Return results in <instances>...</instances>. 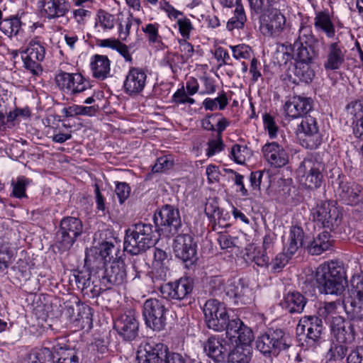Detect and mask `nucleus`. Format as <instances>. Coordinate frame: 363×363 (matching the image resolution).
I'll return each instance as SVG.
<instances>
[{"mask_svg": "<svg viewBox=\"0 0 363 363\" xmlns=\"http://www.w3.org/2000/svg\"><path fill=\"white\" fill-rule=\"evenodd\" d=\"M324 46V38L315 36L310 26L300 27L298 37L293 44L296 63L289 68L288 73L294 84H308L312 82L315 72L310 64L313 58L318 57L320 49Z\"/></svg>", "mask_w": 363, "mask_h": 363, "instance_id": "obj_1", "label": "nucleus"}, {"mask_svg": "<svg viewBox=\"0 0 363 363\" xmlns=\"http://www.w3.org/2000/svg\"><path fill=\"white\" fill-rule=\"evenodd\" d=\"M312 109V101L309 98L294 96L284 105L286 115L292 118L302 117L297 128L299 144L306 149H317L323 141V135L319 130L317 121L311 116H306Z\"/></svg>", "mask_w": 363, "mask_h": 363, "instance_id": "obj_2", "label": "nucleus"}, {"mask_svg": "<svg viewBox=\"0 0 363 363\" xmlns=\"http://www.w3.org/2000/svg\"><path fill=\"white\" fill-rule=\"evenodd\" d=\"M315 283L321 294L341 296L345 291L347 278L343 267L335 262L320 264L315 273Z\"/></svg>", "mask_w": 363, "mask_h": 363, "instance_id": "obj_3", "label": "nucleus"}, {"mask_svg": "<svg viewBox=\"0 0 363 363\" xmlns=\"http://www.w3.org/2000/svg\"><path fill=\"white\" fill-rule=\"evenodd\" d=\"M156 228L150 223L140 222L132 225L125 231L124 250L132 255L145 252L155 244L158 238Z\"/></svg>", "mask_w": 363, "mask_h": 363, "instance_id": "obj_4", "label": "nucleus"}, {"mask_svg": "<svg viewBox=\"0 0 363 363\" xmlns=\"http://www.w3.org/2000/svg\"><path fill=\"white\" fill-rule=\"evenodd\" d=\"M255 345L257 350L264 356H277L291 346V339L282 329L269 328L257 337Z\"/></svg>", "mask_w": 363, "mask_h": 363, "instance_id": "obj_5", "label": "nucleus"}, {"mask_svg": "<svg viewBox=\"0 0 363 363\" xmlns=\"http://www.w3.org/2000/svg\"><path fill=\"white\" fill-rule=\"evenodd\" d=\"M324 330L323 320L315 315L302 317L296 326V334L302 347L307 348L318 345L322 340Z\"/></svg>", "mask_w": 363, "mask_h": 363, "instance_id": "obj_6", "label": "nucleus"}, {"mask_svg": "<svg viewBox=\"0 0 363 363\" xmlns=\"http://www.w3.org/2000/svg\"><path fill=\"white\" fill-rule=\"evenodd\" d=\"M82 222L77 218L67 216L60 221V225L55 235V245L61 252L69 250L82 233Z\"/></svg>", "mask_w": 363, "mask_h": 363, "instance_id": "obj_7", "label": "nucleus"}, {"mask_svg": "<svg viewBox=\"0 0 363 363\" xmlns=\"http://www.w3.org/2000/svg\"><path fill=\"white\" fill-rule=\"evenodd\" d=\"M153 220L157 233L166 236L178 233L182 226L179 210L171 205H165L156 211Z\"/></svg>", "mask_w": 363, "mask_h": 363, "instance_id": "obj_8", "label": "nucleus"}, {"mask_svg": "<svg viewBox=\"0 0 363 363\" xmlns=\"http://www.w3.org/2000/svg\"><path fill=\"white\" fill-rule=\"evenodd\" d=\"M311 216L317 225L333 230L341 223L342 214L335 201H321L312 209Z\"/></svg>", "mask_w": 363, "mask_h": 363, "instance_id": "obj_9", "label": "nucleus"}, {"mask_svg": "<svg viewBox=\"0 0 363 363\" xmlns=\"http://www.w3.org/2000/svg\"><path fill=\"white\" fill-rule=\"evenodd\" d=\"M167 308L164 301L157 298H148L143 303V315L147 328L160 331L166 325Z\"/></svg>", "mask_w": 363, "mask_h": 363, "instance_id": "obj_10", "label": "nucleus"}, {"mask_svg": "<svg viewBox=\"0 0 363 363\" xmlns=\"http://www.w3.org/2000/svg\"><path fill=\"white\" fill-rule=\"evenodd\" d=\"M352 296L344 302V308L348 319L363 320V273L351 279Z\"/></svg>", "mask_w": 363, "mask_h": 363, "instance_id": "obj_11", "label": "nucleus"}, {"mask_svg": "<svg viewBox=\"0 0 363 363\" xmlns=\"http://www.w3.org/2000/svg\"><path fill=\"white\" fill-rule=\"evenodd\" d=\"M324 169L323 162L313 159L304 160L299 167V172L303 173L301 183L309 189L320 188L324 180Z\"/></svg>", "mask_w": 363, "mask_h": 363, "instance_id": "obj_12", "label": "nucleus"}, {"mask_svg": "<svg viewBox=\"0 0 363 363\" xmlns=\"http://www.w3.org/2000/svg\"><path fill=\"white\" fill-rule=\"evenodd\" d=\"M175 256L185 263L186 267L194 265L197 259V245L189 234H179L173 243Z\"/></svg>", "mask_w": 363, "mask_h": 363, "instance_id": "obj_13", "label": "nucleus"}, {"mask_svg": "<svg viewBox=\"0 0 363 363\" xmlns=\"http://www.w3.org/2000/svg\"><path fill=\"white\" fill-rule=\"evenodd\" d=\"M194 289V281L189 277L166 283L160 286V291L164 299L169 301L186 300L191 295Z\"/></svg>", "mask_w": 363, "mask_h": 363, "instance_id": "obj_14", "label": "nucleus"}, {"mask_svg": "<svg viewBox=\"0 0 363 363\" xmlns=\"http://www.w3.org/2000/svg\"><path fill=\"white\" fill-rule=\"evenodd\" d=\"M113 328L123 340H135L139 335V322L135 311L128 310L121 314L114 320Z\"/></svg>", "mask_w": 363, "mask_h": 363, "instance_id": "obj_15", "label": "nucleus"}, {"mask_svg": "<svg viewBox=\"0 0 363 363\" xmlns=\"http://www.w3.org/2000/svg\"><path fill=\"white\" fill-rule=\"evenodd\" d=\"M55 80L60 89L70 94H79L91 87L89 81L79 73L70 74L60 70Z\"/></svg>", "mask_w": 363, "mask_h": 363, "instance_id": "obj_16", "label": "nucleus"}, {"mask_svg": "<svg viewBox=\"0 0 363 363\" xmlns=\"http://www.w3.org/2000/svg\"><path fill=\"white\" fill-rule=\"evenodd\" d=\"M127 273L125 264L123 260H114L110 267L106 269L100 282L105 289H111L113 286H123L126 283Z\"/></svg>", "mask_w": 363, "mask_h": 363, "instance_id": "obj_17", "label": "nucleus"}, {"mask_svg": "<svg viewBox=\"0 0 363 363\" xmlns=\"http://www.w3.org/2000/svg\"><path fill=\"white\" fill-rule=\"evenodd\" d=\"M352 320H346L341 316L333 317L331 321V331L337 342L352 344L356 336V331Z\"/></svg>", "mask_w": 363, "mask_h": 363, "instance_id": "obj_18", "label": "nucleus"}, {"mask_svg": "<svg viewBox=\"0 0 363 363\" xmlns=\"http://www.w3.org/2000/svg\"><path fill=\"white\" fill-rule=\"evenodd\" d=\"M146 72L140 67L130 68L123 82V89L126 94L133 96L140 94L147 82Z\"/></svg>", "mask_w": 363, "mask_h": 363, "instance_id": "obj_19", "label": "nucleus"}, {"mask_svg": "<svg viewBox=\"0 0 363 363\" xmlns=\"http://www.w3.org/2000/svg\"><path fill=\"white\" fill-rule=\"evenodd\" d=\"M347 50L340 41L328 44L325 49L323 67L326 71L340 69L345 63Z\"/></svg>", "mask_w": 363, "mask_h": 363, "instance_id": "obj_20", "label": "nucleus"}, {"mask_svg": "<svg viewBox=\"0 0 363 363\" xmlns=\"http://www.w3.org/2000/svg\"><path fill=\"white\" fill-rule=\"evenodd\" d=\"M225 330L226 337L236 344H248L253 340L251 329L239 318L229 319Z\"/></svg>", "mask_w": 363, "mask_h": 363, "instance_id": "obj_21", "label": "nucleus"}, {"mask_svg": "<svg viewBox=\"0 0 363 363\" xmlns=\"http://www.w3.org/2000/svg\"><path fill=\"white\" fill-rule=\"evenodd\" d=\"M261 18V29L266 35L277 36L283 30L286 20L284 15L278 10H272L262 13Z\"/></svg>", "mask_w": 363, "mask_h": 363, "instance_id": "obj_22", "label": "nucleus"}, {"mask_svg": "<svg viewBox=\"0 0 363 363\" xmlns=\"http://www.w3.org/2000/svg\"><path fill=\"white\" fill-rule=\"evenodd\" d=\"M38 6L41 15L49 20L65 16L70 7L68 0H39Z\"/></svg>", "mask_w": 363, "mask_h": 363, "instance_id": "obj_23", "label": "nucleus"}, {"mask_svg": "<svg viewBox=\"0 0 363 363\" xmlns=\"http://www.w3.org/2000/svg\"><path fill=\"white\" fill-rule=\"evenodd\" d=\"M264 158L272 167H281L289 162L284 148L277 142L266 143L262 148Z\"/></svg>", "mask_w": 363, "mask_h": 363, "instance_id": "obj_24", "label": "nucleus"}, {"mask_svg": "<svg viewBox=\"0 0 363 363\" xmlns=\"http://www.w3.org/2000/svg\"><path fill=\"white\" fill-rule=\"evenodd\" d=\"M338 195L345 203L355 206L363 202V187L355 182H341Z\"/></svg>", "mask_w": 363, "mask_h": 363, "instance_id": "obj_25", "label": "nucleus"}, {"mask_svg": "<svg viewBox=\"0 0 363 363\" xmlns=\"http://www.w3.org/2000/svg\"><path fill=\"white\" fill-rule=\"evenodd\" d=\"M226 295L236 305H245L252 301V290L241 279L229 284L225 289Z\"/></svg>", "mask_w": 363, "mask_h": 363, "instance_id": "obj_26", "label": "nucleus"}, {"mask_svg": "<svg viewBox=\"0 0 363 363\" xmlns=\"http://www.w3.org/2000/svg\"><path fill=\"white\" fill-rule=\"evenodd\" d=\"M307 303V298L300 292L289 291L280 301V306L289 313H301Z\"/></svg>", "mask_w": 363, "mask_h": 363, "instance_id": "obj_27", "label": "nucleus"}, {"mask_svg": "<svg viewBox=\"0 0 363 363\" xmlns=\"http://www.w3.org/2000/svg\"><path fill=\"white\" fill-rule=\"evenodd\" d=\"M92 75L94 78L104 80L110 76L111 62L107 56L95 55L90 63Z\"/></svg>", "mask_w": 363, "mask_h": 363, "instance_id": "obj_28", "label": "nucleus"}, {"mask_svg": "<svg viewBox=\"0 0 363 363\" xmlns=\"http://www.w3.org/2000/svg\"><path fill=\"white\" fill-rule=\"evenodd\" d=\"M314 28L316 31L324 33L328 38H333L335 35V26L328 10L315 13Z\"/></svg>", "mask_w": 363, "mask_h": 363, "instance_id": "obj_29", "label": "nucleus"}, {"mask_svg": "<svg viewBox=\"0 0 363 363\" xmlns=\"http://www.w3.org/2000/svg\"><path fill=\"white\" fill-rule=\"evenodd\" d=\"M333 245L330 234L325 230L318 234L312 241L308 242L306 248L312 255H320L329 250Z\"/></svg>", "mask_w": 363, "mask_h": 363, "instance_id": "obj_30", "label": "nucleus"}, {"mask_svg": "<svg viewBox=\"0 0 363 363\" xmlns=\"http://www.w3.org/2000/svg\"><path fill=\"white\" fill-rule=\"evenodd\" d=\"M144 359L142 363H164L167 358V346L163 344H150L145 346ZM143 355L141 356V358Z\"/></svg>", "mask_w": 363, "mask_h": 363, "instance_id": "obj_31", "label": "nucleus"}, {"mask_svg": "<svg viewBox=\"0 0 363 363\" xmlns=\"http://www.w3.org/2000/svg\"><path fill=\"white\" fill-rule=\"evenodd\" d=\"M252 357V350L248 344H240L228 354V363H250Z\"/></svg>", "mask_w": 363, "mask_h": 363, "instance_id": "obj_32", "label": "nucleus"}, {"mask_svg": "<svg viewBox=\"0 0 363 363\" xmlns=\"http://www.w3.org/2000/svg\"><path fill=\"white\" fill-rule=\"evenodd\" d=\"M93 310L91 307L84 303L78 305V313H77L74 323L82 329H91L93 325Z\"/></svg>", "mask_w": 363, "mask_h": 363, "instance_id": "obj_33", "label": "nucleus"}, {"mask_svg": "<svg viewBox=\"0 0 363 363\" xmlns=\"http://www.w3.org/2000/svg\"><path fill=\"white\" fill-rule=\"evenodd\" d=\"M305 243L303 229L299 226H292L290 230L289 245L287 246L288 253L294 255Z\"/></svg>", "mask_w": 363, "mask_h": 363, "instance_id": "obj_34", "label": "nucleus"}, {"mask_svg": "<svg viewBox=\"0 0 363 363\" xmlns=\"http://www.w3.org/2000/svg\"><path fill=\"white\" fill-rule=\"evenodd\" d=\"M240 2L241 0L235 1L236 7L234 11V16L228 20L226 25V28L228 30L242 29L244 28L247 17L244 8Z\"/></svg>", "mask_w": 363, "mask_h": 363, "instance_id": "obj_35", "label": "nucleus"}, {"mask_svg": "<svg viewBox=\"0 0 363 363\" xmlns=\"http://www.w3.org/2000/svg\"><path fill=\"white\" fill-rule=\"evenodd\" d=\"M204 351L211 358L220 360L227 350L218 338L210 337L204 345Z\"/></svg>", "mask_w": 363, "mask_h": 363, "instance_id": "obj_36", "label": "nucleus"}, {"mask_svg": "<svg viewBox=\"0 0 363 363\" xmlns=\"http://www.w3.org/2000/svg\"><path fill=\"white\" fill-rule=\"evenodd\" d=\"M227 309L225 305L220 301L216 299H209L205 303L203 308L204 319H209L211 322L216 323L212 320L213 317H216L219 313Z\"/></svg>", "mask_w": 363, "mask_h": 363, "instance_id": "obj_37", "label": "nucleus"}, {"mask_svg": "<svg viewBox=\"0 0 363 363\" xmlns=\"http://www.w3.org/2000/svg\"><path fill=\"white\" fill-rule=\"evenodd\" d=\"M21 27L20 18L11 16L0 21V30L7 35H16Z\"/></svg>", "mask_w": 363, "mask_h": 363, "instance_id": "obj_38", "label": "nucleus"}, {"mask_svg": "<svg viewBox=\"0 0 363 363\" xmlns=\"http://www.w3.org/2000/svg\"><path fill=\"white\" fill-rule=\"evenodd\" d=\"M116 18L114 15L103 9L98 11L96 17L95 28L100 27L103 30H111L114 28Z\"/></svg>", "mask_w": 363, "mask_h": 363, "instance_id": "obj_39", "label": "nucleus"}, {"mask_svg": "<svg viewBox=\"0 0 363 363\" xmlns=\"http://www.w3.org/2000/svg\"><path fill=\"white\" fill-rule=\"evenodd\" d=\"M229 319L230 317L228 311L225 310L219 313L216 317H213L212 320L216 323L211 322L209 319L205 320V322L209 329L216 332H222L226 328Z\"/></svg>", "mask_w": 363, "mask_h": 363, "instance_id": "obj_40", "label": "nucleus"}, {"mask_svg": "<svg viewBox=\"0 0 363 363\" xmlns=\"http://www.w3.org/2000/svg\"><path fill=\"white\" fill-rule=\"evenodd\" d=\"M24 52L28 54L33 58L43 60L45 55L44 43L41 42L39 38H34L30 40Z\"/></svg>", "mask_w": 363, "mask_h": 363, "instance_id": "obj_41", "label": "nucleus"}, {"mask_svg": "<svg viewBox=\"0 0 363 363\" xmlns=\"http://www.w3.org/2000/svg\"><path fill=\"white\" fill-rule=\"evenodd\" d=\"M57 359L53 363H79L78 352L70 347H60L57 351Z\"/></svg>", "mask_w": 363, "mask_h": 363, "instance_id": "obj_42", "label": "nucleus"}, {"mask_svg": "<svg viewBox=\"0 0 363 363\" xmlns=\"http://www.w3.org/2000/svg\"><path fill=\"white\" fill-rule=\"evenodd\" d=\"M99 254L104 262H111L112 259H116L118 252L120 250L118 247L110 242H103L100 244L98 249Z\"/></svg>", "mask_w": 363, "mask_h": 363, "instance_id": "obj_43", "label": "nucleus"}, {"mask_svg": "<svg viewBox=\"0 0 363 363\" xmlns=\"http://www.w3.org/2000/svg\"><path fill=\"white\" fill-rule=\"evenodd\" d=\"M30 179L24 176L17 177L16 180L11 181V186L13 188L11 196L18 198H26V187L30 184Z\"/></svg>", "mask_w": 363, "mask_h": 363, "instance_id": "obj_44", "label": "nucleus"}, {"mask_svg": "<svg viewBox=\"0 0 363 363\" xmlns=\"http://www.w3.org/2000/svg\"><path fill=\"white\" fill-rule=\"evenodd\" d=\"M348 345L339 342L333 343L328 352L329 359L334 361L343 359L349 350Z\"/></svg>", "mask_w": 363, "mask_h": 363, "instance_id": "obj_45", "label": "nucleus"}, {"mask_svg": "<svg viewBox=\"0 0 363 363\" xmlns=\"http://www.w3.org/2000/svg\"><path fill=\"white\" fill-rule=\"evenodd\" d=\"M22 60L24 68L29 71L33 75H38L42 72L43 69L40 62L43 60L33 58L26 52L23 53Z\"/></svg>", "mask_w": 363, "mask_h": 363, "instance_id": "obj_46", "label": "nucleus"}, {"mask_svg": "<svg viewBox=\"0 0 363 363\" xmlns=\"http://www.w3.org/2000/svg\"><path fill=\"white\" fill-rule=\"evenodd\" d=\"M12 256L10 243L4 238H0V269L8 267V262Z\"/></svg>", "mask_w": 363, "mask_h": 363, "instance_id": "obj_47", "label": "nucleus"}, {"mask_svg": "<svg viewBox=\"0 0 363 363\" xmlns=\"http://www.w3.org/2000/svg\"><path fill=\"white\" fill-rule=\"evenodd\" d=\"M233 52V57L236 60L249 59L252 55L251 48L245 44H240L238 45H230Z\"/></svg>", "mask_w": 363, "mask_h": 363, "instance_id": "obj_48", "label": "nucleus"}, {"mask_svg": "<svg viewBox=\"0 0 363 363\" xmlns=\"http://www.w3.org/2000/svg\"><path fill=\"white\" fill-rule=\"evenodd\" d=\"M230 155L236 163L243 164L249 155V150L245 145L236 144L233 146Z\"/></svg>", "mask_w": 363, "mask_h": 363, "instance_id": "obj_49", "label": "nucleus"}, {"mask_svg": "<svg viewBox=\"0 0 363 363\" xmlns=\"http://www.w3.org/2000/svg\"><path fill=\"white\" fill-rule=\"evenodd\" d=\"M250 7L257 13L269 12L272 9L274 0H248Z\"/></svg>", "mask_w": 363, "mask_h": 363, "instance_id": "obj_50", "label": "nucleus"}, {"mask_svg": "<svg viewBox=\"0 0 363 363\" xmlns=\"http://www.w3.org/2000/svg\"><path fill=\"white\" fill-rule=\"evenodd\" d=\"M81 303H82L77 298H74V300H69L65 303L63 313L70 322H74L77 313H78V305Z\"/></svg>", "mask_w": 363, "mask_h": 363, "instance_id": "obj_51", "label": "nucleus"}, {"mask_svg": "<svg viewBox=\"0 0 363 363\" xmlns=\"http://www.w3.org/2000/svg\"><path fill=\"white\" fill-rule=\"evenodd\" d=\"M52 354L48 348H43L30 356L28 363H46L52 360Z\"/></svg>", "mask_w": 363, "mask_h": 363, "instance_id": "obj_52", "label": "nucleus"}, {"mask_svg": "<svg viewBox=\"0 0 363 363\" xmlns=\"http://www.w3.org/2000/svg\"><path fill=\"white\" fill-rule=\"evenodd\" d=\"M158 30V23H148L142 28V30L146 34L148 40L152 43H155L160 40Z\"/></svg>", "mask_w": 363, "mask_h": 363, "instance_id": "obj_53", "label": "nucleus"}, {"mask_svg": "<svg viewBox=\"0 0 363 363\" xmlns=\"http://www.w3.org/2000/svg\"><path fill=\"white\" fill-rule=\"evenodd\" d=\"M115 192L120 203H123L130 196V187L126 182H118L116 184Z\"/></svg>", "mask_w": 363, "mask_h": 363, "instance_id": "obj_54", "label": "nucleus"}, {"mask_svg": "<svg viewBox=\"0 0 363 363\" xmlns=\"http://www.w3.org/2000/svg\"><path fill=\"white\" fill-rule=\"evenodd\" d=\"M173 164V160L170 157L164 155L157 160L156 163L152 167V171L154 172H161L169 169Z\"/></svg>", "mask_w": 363, "mask_h": 363, "instance_id": "obj_55", "label": "nucleus"}, {"mask_svg": "<svg viewBox=\"0 0 363 363\" xmlns=\"http://www.w3.org/2000/svg\"><path fill=\"white\" fill-rule=\"evenodd\" d=\"M208 149L206 155L210 157L221 152L223 150L224 144L222 138H219L216 136V139L209 140L208 142Z\"/></svg>", "mask_w": 363, "mask_h": 363, "instance_id": "obj_56", "label": "nucleus"}, {"mask_svg": "<svg viewBox=\"0 0 363 363\" xmlns=\"http://www.w3.org/2000/svg\"><path fill=\"white\" fill-rule=\"evenodd\" d=\"M152 279L153 282L162 281L167 278L168 267L167 264L153 265Z\"/></svg>", "mask_w": 363, "mask_h": 363, "instance_id": "obj_57", "label": "nucleus"}, {"mask_svg": "<svg viewBox=\"0 0 363 363\" xmlns=\"http://www.w3.org/2000/svg\"><path fill=\"white\" fill-rule=\"evenodd\" d=\"M177 23L179 33L183 38L189 39L190 38V33L194 28L190 20L187 18H179Z\"/></svg>", "mask_w": 363, "mask_h": 363, "instance_id": "obj_58", "label": "nucleus"}, {"mask_svg": "<svg viewBox=\"0 0 363 363\" xmlns=\"http://www.w3.org/2000/svg\"><path fill=\"white\" fill-rule=\"evenodd\" d=\"M292 256L293 255L288 253V250L286 253L278 254L271 262L272 269L276 271L282 269L288 263Z\"/></svg>", "mask_w": 363, "mask_h": 363, "instance_id": "obj_59", "label": "nucleus"}, {"mask_svg": "<svg viewBox=\"0 0 363 363\" xmlns=\"http://www.w3.org/2000/svg\"><path fill=\"white\" fill-rule=\"evenodd\" d=\"M264 128L267 130L269 137L271 138H275L278 130V127L276 125L274 118L269 115L264 114L263 116Z\"/></svg>", "mask_w": 363, "mask_h": 363, "instance_id": "obj_60", "label": "nucleus"}, {"mask_svg": "<svg viewBox=\"0 0 363 363\" xmlns=\"http://www.w3.org/2000/svg\"><path fill=\"white\" fill-rule=\"evenodd\" d=\"M211 293L217 295L224 289V280L219 276L213 277L209 281Z\"/></svg>", "mask_w": 363, "mask_h": 363, "instance_id": "obj_61", "label": "nucleus"}, {"mask_svg": "<svg viewBox=\"0 0 363 363\" xmlns=\"http://www.w3.org/2000/svg\"><path fill=\"white\" fill-rule=\"evenodd\" d=\"M347 363H363V345L357 346L350 352Z\"/></svg>", "mask_w": 363, "mask_h": 363, "instance_id": "obj_62", "label": "nucleus"}, {"mask_svg": "<svg viewBox=\"0 0 363 363\" xmlns=\"http://www.w3.org/2000/svg\"><path fill=\"white\" fill-rule=\"evenodd\" d=\"M74 279L77 287L82 291L86 289L91 285V277L89 274L86 275L82 272H79L77 275H74Z\"/></svg>", "mask_w": 363, "mask_h": 363, "instance_id": "obj_63", "label": "nucleus"}, {"mask_svg": "<svg viewBox=\"0 0 363 363\" xmlns=\"http://www.w3.org/2000/svg\"><path fill=\"white\" fill-rule=\"evenodd\" d=\"M188 39L182 38L178 40L179 50L186 58L192 57L194 50L193 45L187 41Z\"/></svg>", "mask_w": 363, "mask_h": 363, "instance_id": "obj_64", "label": "nucleus"}]
</instances>
